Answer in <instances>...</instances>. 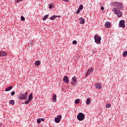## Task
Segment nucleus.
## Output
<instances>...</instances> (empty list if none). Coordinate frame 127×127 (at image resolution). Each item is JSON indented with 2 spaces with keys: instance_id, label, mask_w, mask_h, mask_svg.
I'll use <instances>...</instances> for the list:
<instances>
[{
  "instance_id": "1",
  "label": "nucleus",
  "mask_w": 127,
  "mask_h": 127,
  "mask_svg": "<svg viewBox=\"0 0 127 127\" xmlns=\"http://www.w3.org/2000/svg\"><path fill=\"white\" fill-rule=\"evenodd\" d=\"M110 5L111 6H115L113 7L114 10H112V11H114L115 14H117L118 17H122V14H123V13L121 10H120V9L121 10L124 9V5H123V4L120 2H112L110 3ZM116 7H118V8Z\"/></svg>"
},
{
  "instance_id": "25",
  "label": "nucleus",
  "mask_w": 127,
  "mask_h": 127,
  "mask_svg": "<svg viewBox=\"0 0 127 127\" xmlns=\"http://www.w3.org/2000/svg\"><path fill=\"white\" fill-rule=\"evenodd\" d=\"M106 107L108 108H111V104L110 103L107 104L106 105Z\"/></svg>"
},
{
  "instance_id": "13",
  "label": "nucleus",
  "mask_w": 127,
  "mask_h": 127,
  "mask_svg": "<svg viewBox=\"0 0 127 127\" xmlns=\"http://www.w3.org/2000/svg\"><path fill=\"white\" fill-rule=\"evenodd\" d=\"M95 88H96V89H98V90H100V89H101L102 88V85H101L99 83H97L95 85Z\"/></svg>"
},
{
  "instance_id": "30",
  "label": "nucleus",
  "mask_w": 127,
  "mask_h": 127,
  "mask_svg": "<svg viewBox=\"0 0 127 127\" xmlns=\"http://www.w3.org/2000/svg\"><path fill=\"white\" fill-rule=\"evenodd\" d=\"M11 96H14V95H15V92L14 91H12L11 93Z\"/></svg>"
},
{
  "instance_id": "15",
  "label": "nucleus",
  "mask_w": 127,
  "mask_h": 127,
  "mask_svg": "<svg viewBox=\"0 0 127 127\" xmlns=\"http://www.w3.org/2000/svg\"><path fill=\"white\" fill-rule=\"evenodd\" d=\"M41 62L40 61H37L35 62V66H39V65H40L41 64Z\"/></svg>"
},
{
  "instance_id": "22",
  "label": "nucleus",
  "mask_w": 127,
  "mask_h": 127,
  "mask_svg": "<svg viewBox=\"0 0 127 127\" xmlns=\"http://www.w3.org/2000/svg\"><path fill=\"white\" fill-rule=\"evenodd\" d=\"M10 105H14V101L13 100H11L9 101Z\"/></svg>"
},
{
  "instance_id": "35",
  "label": "nucleus",
  "mask_w": 127,
  "mask_h": 127,
  "mask_svg": "<svg viewBox=\"0 0 127 127\" xmlns=\"http://www.w3.org/2000/svg\"><path fill=\"white\" fill-rule=\"evenodd\" d=\"M41 119V122L42 121V122H44V119L43 118H40Z\"/></svg>"
},
{
  "instance_id": "2",
  "label": "nucleus",
  "mask_w": 127,
  "mask_h": 127,
  "mask_svg": "<svg viewBox=\"0 0 127 127\" xmlns=\"http://www.w3.org/2000/svg\"><path fill=\"white\" fill-rule=\"evenodd\" d=\"M94 40L95 43L97 44H101V40H102V38L100 36L96 34L94 36Z\"/></svg>"
},
{
  "instance_id": "18",
  "label": "nucleus",
  "mask_w": 127,
  "mask_h": 127,
  "mask_svg": "<svg viewBox=\"0 0 127 127\" xmlns=\"http://www.w3.org/2000/svg\"><path fill=\"white\" fill-rule=\"evenodd\" d=\"M57 16H58L53 15L50 18V19H51V20H54V19H55Z\"/></svg>"
},
{
  "instance_id": "29",
  "label": "nucleus",
  "mask_w": 127,
  "mask_h": 127,
  "mask_svg": "<svg viewBox=\"0 0 127 127\" xmlns=\"http://www.w3.org/2000/svg\"><path fill=\"white\" fill-rule=\"evenodd\" d=\"M80 11H81V10H80L78 8V9L76 11V13H77V14H79V13H80Z\"/></svg>"
},
{
  "instance_id": "28",
  "label": "nucleus",
  "mask_w": 127,
  "mask_h": 127,
  "mask_svg": "<svg viewBox=\"0 0 127 127\" xmlns=\"http://www.w3.org/2000/svg\"><path fill=\"white\" fill-rule=\"evenodd\" d=\"M29 102H31V100H29V99H28L27 101H25V104H27Z\"/></svg>"
},
{
  "instance_id": "6",
  "label": "nucleus",
  "mask_w": 127,
  "mask_h": 127,
  "mask_svg": "<svg viewBox=\"0 0 127 127\" xmlns=\"http://www.w3.org/2000/svg\"><path fill=\"white\" fill-rule=\"evenodd\" d=\"M125 20H122L120 21L119 24L120 26H119V27H123V28H125L126 27V25L125 24Z\"/></svg>"
},
{
  "instance_id": "31",
  "label": "nucleus",
  "mask_w": 127,
  "mask_h": 127,
  "mask_svg": "<svg viewBox=\"0 0 127 127\" xmlns=\"http://www.w3.org/2000/svg\"><path fill=\"white\" fill-rule=\"evenodd\" d=\"M72 44H77V41H76V40L73 41Z\"/></svg>"
},
{
  "instance_id": "32",
  "label": "nucleus",
  "mask_w": 127,
  "mask_h": 127,
  "mask_svg": "<svg viewBox=\"0 0 127 127\" xmlns=\"http://www.w3.org/2000/svg\"><path fill=\"white\" fill-rule=\"evenodd\" d=\"M20 1H23V0H16V2H20Z\"/></svg>"
},
{
  "instance_id": "8",
  "label": "nucleus",
  "mask_w": 127,
  "mask_h": 127,
  "mask_svg": "<svg viewBox=\"0 0 127 127\" xmlns=\"http://www.w3.org/2000/svg\"><path fill=\"white\" fill-rule=\"evenodd\" d=\"M71 84L72 85H76L77 83V78L75 77L72 78Z\"/></svg>"
},
{
  "instance_id": "36",
  "label": "nucleus",
  "mask_w": 127,
  "mask_h": 127,
  "mask_svg": "<svg viewBox=\"0 0 127 127\" xmlns=\"http://www.w3.org/2000/svg\"><path fill=\"white\" fill-rule=\"evenodd\" d=\"M63 1H69V0H61Z\"/></svg>"
},
{
  "instance_id": "23",
  "label": "nucleus",
  "mask_w": 127,
  "mask_h": 127,
  "mask_svg": "<svg viewBox=\"0 0 127 127\" xmlns=\"http://www.w3.org/2000/svg\"><path fill=\"white\" fill-rule=\"evenodd\" d=\"M80 103V99H77L75 100V104H79Z\"/></svg>"
},
{
  "instance_id": "14",
  "label": "nucleus",
  "mask_w": 127,
  "mask_h": 127,
  "mask_svg": "<svg viewBox=\"0 0 127 127\" xmlns=\"http://www.w3.org/2000/svg\"><path fill=\"white\" fill-rule=\"evenodd\" d=\"M56 98H57V96L56 95V94H54L53 96V103H55V102H56V101H57V99H56Z\"/></svg>"
},
{
  "instance_id": "10",
  "label": "nucleus",
  "mask_w": 127,
  "mask_h": 127,
  "mask_svg": "<svg viewBox=\"0 0 127 127\" xmlns=\"http://www.w3.org/2000/svg\"><path fill=\"white\" fill-rule=\"evenodd\" d=\"M64 83H69V78H68V76H65L64 77Z\"/></svg>"
},
{
  "instance_id": "24",
  "label": "nucleus",
  "mask_w": 127,
  "mask_h": 127,
  "mask_svg": "<svg viewBox=\"0 0 127 127\" xmlns=\"http://www.w3.org/2000/svg\"><path fill=\"white\" fill-rule=\"evenodd\" d=\"M83 5L81 4L79 5V7H78V9H79L80 10L83 9Z\"/></svg>"
},
{
  "instance_id": "3",
  "label": "nucleus",
  "mask_w": 127,
  "mask_h": 127,
  "mask_svg": "<svg viewBox=\"0 0 127 127\" xmlns=\"http://www.w3.org/2000/svg\"><path fill=\"white\" fill-rule=\"evenodd\" d=\"M77 119L78 121L82 122V121H84V120H85V115L83 113H79L77 115Z\"/></svg>"
},
{
  "instance_id": "20",
  "label": "nucleus",
  "mask_w": 127,
  "mask_h": 127,
  "mask_svg": "<svg viewBox=\"0 0 127 127\" xmlns=\"http://www.w3.org/2000/svg\"><path fill=\"white\" fill-rule=\"evenodd\" d=\"M11 89H12V86H10V87H7V88L5 90V91L6 92H8V91H10V90H11Z\"/></svg>"
},
{
  "instance_id": "16",
  "label": "nucleus",
  "mask_w": 127,
  "mask_h": 127,
  "mask_svg": "<svg viewBox=\"0 0 127 127\" xmlns=\"http://www.w3.org/2000/svg\"><path fill=\"white\" fill-rule=\"evenodd\" d=\"M32 99H33V96L32 95V93H31L28 97V100L29 101H31V100H32Z\"/></svg>"
},
{
  "instance_id": "34",
  "label": "nucleus",
  "mask_w": 127,
  "mask_h": 127,
  "mask_svg": "<svg viewBox=\"0 0 127 127\" xmlns=\"http://www.w3.org/2000/svg\"><path fill=\"white\" fill-rule=\"evenodd\" d=\"M104 6H101V10H104Z\"/></svg>"
},
{
  "instance_id": "7",
  "label": "nucleus",
  "mask_w": 127,
  "mask_h": 127,
  "mask_svg": "<svg viewBox=\"0 0 127 127\" xmlns=\"http://www.w3.org/2000/svg\"><path fill=\"white\" fill-rule=\"evenodd\" d=\"M93 71H94V68L93 67L89 68L87 70L85 77L89 76V75H90V74H91L93 72Z\"/></svg>"
},
{
  "instance_id": "26",
  "label": "nucleus",
  "mask_w": 127,
  "mask_h": 127,
  "mask_svg": "<svg viewBox=\"0 0 127 127\" xmlns=\"http://www.w3.org/2000/svg\"><path fill=\"white\" fill-rule=\"evenodd\" d=\"M41 119L40 118V119H37V124H40V123H41Z\"/></svg>"
},
{
  "instance_id": "38",
  "label": "nucleus",
  "mask_w": 127,
  "mask_h": 127,
  "mask_svg": "<svg viewBox=\"0 0 127 127\" xmlns=\"http://www.w3.org/2000/svg\"><path fill=\"white\" fill-rule=\"evenodd\" d=\"M57 17H60V15L58 16Z\"/></svg>"
},
{
  "instance_id": "5",
  "label": "nucleus",
  "mask_w": 127,
  "mask_h": 127,
  "mask_svg": "<svg viewBox=\"0 0 127 127\" xmlns=\"http://www.w3.org/2000/svg\"><path fill=\"white\" fill-rule=\"evenodd\" d=\"M61 119H62V116L59 115L55 119V122L57 124L59 123L61 121Z\"/></svg>"
},
{
  "instance_id": "19",
  "label": "nucleus",
  "mask_w": 127,
  "mask_h": 127,
  "mask_svg": "<svg viewBox=\"0 0 127 127\" xmlns=\"http://www.w3.org/2000/svg\"><path fill=\"white\" fill-rule=\"evenodd\" d=\"M123 57H127V51H125L123 53Z\"/></svg>"
},
{
  "instance_id": "11",
  "label": "nucleus",
  "mask_w": 127,
  "mask_h": 127,
  "mask_svg": "<svg viewBox=\"0 0 127 127\" xmlns=\"http://www.w3.org/2000/svg\"><path fill=\"white\" fill-rule=\"evenodd\" d=\"M79 19L80 20L79 22L80 24H84V23H85V19H84L83 17L79 18Z\"/></svg>"
},
{
  "instance_id": "17",
  "label": "nucleus",
  "mask_w": 127,
  "mask_h": 127,
  "mask_svg": "<svg viewBox=\"0 0 127 127\" xmlns=\"http://www.w3.org/2000/svg\"><path fill=\"white\" fill-rule=\"evenodd\" d=\"M91 104V99L87 98L86 99V105H90Z\"/></svg>"
},
{
  "instance_id": "4",
  "label": "nucleus",
  "mask_w": 127,
  "mask_h": 127,
  "mask_svg": "<svg viewBox=\"0 0 127 127\" xmlns=\"http://www.w3.org/2000/svg\"><path fill=\"white\" fill-rule=\"evenodd\" d=\"M28 96V93L27 92H25V94H22L20 96L21 100H26L27 99V97Z\"/></svg>"
},
{
  "instance_id": "21",
  "label": "nucleus",
  "mask_w": 127,
  "mask_h": 127,
  "mask_svg": "<svg viewBox=\"0 0 127 127\" xmlns=\"http://www.w3.org/2000/svg\"><path fill=\"white\" fill-rule=\"evenodd\" d=\"M48 15H45L43 18V20H46V18H48Z\"/></svg>"
},
{
  "instance_id": "33",
  "label": "nucleus",
  "mask_w": 127,
  "mask_h": 127,
  "mask_svg": "<svg viewBox=\"0 0 127 127\" xmlns=\"http://www.w3.org/2000/svg\"><path fill=\"white\" fill-rule=\"evenodd\" d=\"M53 7V5H52V4H50L49 5V8H52Z\"/></svg>"
},
{
  "instance_id": "9",
  "label": "nucleus",
  "mask_w": 127,
  "mask_h": 127,
  "mask_svg": "<svg viewBox=\"0 0 127 127\" xmlns=\"http://www.w3.org/2000/svg\"><path fill=\"white\" fill-rule=\"evenodd\" d=\"M6 55H7V54H6V53L5 52H0V57H4V56H6Z\"/></svg>"
},
{
  "instance_id": "37",
  "label": "nucleus",
  "mask_w": 127,
  "mask_h": 127,
  "mask_svg": "<svg viewBox=\"0 0 127 127\" xmlns=\"http://www.w3.org/2000/svg\"><path fill=\"white\" fill-rule=\"evenodd\" d=\"M30 44H32V42H30Z\"/></svg>"
},
{
  "instance_id": "27",
  "label": "nucleus",
  "mask_w": 127,
  "mask_h": 127,
  "mask_svg": "<svg viewBox=\"0 0 127 127\" xmlns=\"http://www.w3.org/2000/svg\"><path fill=\"white\" fill-rule=\"evenodd\" d=\"M21 20H22V21H24V20H25V18H24V17H23V16H21Z\"/></svg>"
},
{
  "instance_id": "12",
  "label": "nucleus",
  "mask_w": 127,
  "mask_h": 127,
  "mask_svg": "<svg viewBox=\"0 0 127 127\" xmlns=\"http://www.w3.org/2000/svg\"><path fill=\"white\" fill-rule=\"evenodd\" d=\"M105 27H106V28H110V27H111V23L110 22H106Z\"/></svg>"
}]
</instances>
